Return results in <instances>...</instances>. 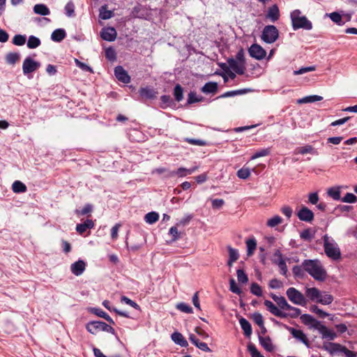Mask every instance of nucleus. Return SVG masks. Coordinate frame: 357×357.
I'll use <instances>...</instances> for the list:
<instances>
[{
    "instance_id": "obj_22",
    "label": "nucleus",
    "mask_w": 357,
    "mask_h": 357,
    "mask_svg": "<svg viewBox=\"0 0 357 357\" xmlns=\"http://www.w3.org/2000/svg\"><path fill=\"white\" fill-rule=\"evenodd\" d=\"M321 291L315 287L307 288L305 291V295L312 301L318 303V298L320 297Z\"/></svg>"
},
{
    "instance_id": "obj_58",
    "label": "nucleus",
    "mask_w": 357,
    "mask_h": 357,
    "mask_svg": "<svg viewBox=\"0 0 357 357\" xmlns=\"http://www.w3.org/2000/svg\"><path fill=\"white\" fill-rule=\"evenodd\" d=\"M252 319L256 324L259 326H263L264 324V318L259 312H255L252 314Z\"/></svg>"
},
{
    "instance_id": "obj_3",
    "label": "nucleus",
    "mask_w": 357,
    "mask_h": 357,
    "mask_svg": "<svg viewBox=\"0 0 357 357\" xmlns=\"http://www.w3.org/2000/svg\"><path fill=\"white\" fill-rule=\"evenodd\" d=\"M324 251L327 257L337 260L341 257L340 250L335 240L327 234L323 237Z\"/></svg>"
},
{
    "instance_id": "obj_17",
    "label": "nucleus",
    "mask_w": 357,
    "mask_h": 357,
    "mask_svg": "<svg viewBox=\"0 0 357 357\" xmlns=\"http://www.w3.org/2000/svg\"><path fill=\"white\" fill-rule=\"evenodd\" d=\"M280 17L279 8L276 4L271 6L267 11L266 18L269 19L271 22L277 21Z\"/></svg>"
},
{
    "instance_id": "obj_21",
    "label": "nucleus",
    "mask_w": 357,
    "mask_h": 357,
    "mask_svg": "<svg viewBox=\"0 0 357 357\" xmlns=\"http://www.w3.org/2000/svg\"><path fill=\"white\" fill-rule=\"evenodd\" d=\"M190 342L195 344L197 348L201 349L202 351L206 352H210L211 350L208 347L207 344L205 342H199V340L196 337L195 335H190L189 337Z\"/></svg>"
},
{
    "instance_id": "obj_11",
    "label": "nucleus",
    "mask_w": 357,
    "mask_h": 357,
    "mask_svg": "<svg viewBox=\"0 0 357 357\" xmlns=\"http://www.w3.org/2000/svg\"><path fill=\"white\" fill-rule=\"evenodd\" d=\"M297 216L301 221L310 222L314 219V213L306 206H303L297 213Z\"/></svg>"
},
{
    "instance_id": "obj_31",
    "label": "nucleus",
    "mask_w": 357,
    "mask_h": 357,
    "mask_svg": "<svg viewBox=\"0 0 357 357\" xmlns=\"http://www.w3.org/2000/svg\"><path fill=\"white\" fill-rule=\"evenodd\" d=\"M333 296L325 291L321 292L320 297L318 298V303L322 305H329L333 302Z\"/></svg>"
},
{
    "instance_id": "obj_57",
    "label": "nucleus",
    "mask_w": 357,
    "mask_h": 357,
    "mask_svg": "<svg viewBox=\"0 0 357 357\" xmlns=\"http://www.w3.org/2000/svg\"><path fill=\"white\" fill-rule=\"evenodd\" d=\"M301 320L303 324L309 326L314 321V318L308 314H304L301 316Z\"/></svg>"
},
{
    "instance_id": "obj_30",
    "label": "nucleus",
    "mask_w": 357,
    "mask_h": 357,
    "mask_svg": "<svg viewBox=\"0 0 357 357\" xmlns=\"http://www.w3.org/2000/svg\"><path fill=\"white\" fill-rule=\"evenodd\" d=\"M33 11L36 14L40 15H48L50 13L49 8L43 3L36 4L33 7Z\"/></svg>"
},
{
    "instance_id": "obj_63",
    "label": "nucleus",
    "mask_w": 357,
    "mask_h": 357,
    "mask_svg": "<svg viewBox=\"0 0 357 357\" xmlns=\"http://www.w3.org/2000/svg\"><path fill=\"white\" fill-rule=\"evenodd\" d=\"M278 267L280 270V273L283 275H286L287 273V266L284 259H280L278 261Z\"/></svg>"
},
{
    "instance_id": "obj_12",
    "label": "nucleus",
    "mask_w": 357,
    "mask_h": 357,
    "mask_svg": "<svg viewBox=\"0 0 357 357\" xmlns=\"http://www.w3.org/2000/svg\"><path fill=\"white\" fill-rule=\"evenodd\" d=\"M116 31L114 27H107L102 29L100 32L101 38L107 41H114L116 38Z\"/></svg>"
},
{
    "instance_id": "obj_51",
    "label": "nucleus",
    "mask_w": 357,
    "mask_h": 357,
    "mask_svg": "<svg viewBox=\"0 0 357 357\" xmlns=\"http://www.w3.org/2000/svg\"><path fill=\"white\" fill-rule=\"evenodd\" d=\"M250 175V171L248 168L243 167L237 172V176L242 179L248 178Z\"/></svg>"
},
{
    "instance_id": "obj_18",
    "label": "nucleus",
    "mask_w": 357,
    "mask_h": 357,
    "mask_svg": "<svg viewBox=\"0 0 357 357\" xmlns=\"http://www.w3.org/2000/svg\"><path fill=\"white\" fill-rule=\"evenodd\" d=\"M271 298L277 303L278 308L282 310H287L290 305L287 303V300L283 296H278L275 294H271Z\"/></svg>"
},
{
    "instance_id": "obj_1",
    "label": "nucleus",
    "mask_w": 357,
    "mask_h": 357,
    "mask_svg": "<svg viewBox=\"0 0 357 357\" xmlns=\"http://www.w3.org/2000/svg\"><path fill=\"white\" fill-rule=\"evenodd\" d=\"M302 266L304 270L314 280L324 281L326 278V271L320 261L317 259H305L303 261Z\"/></svg>"
},
{
    "instance_id": "obj_16",
    "label": "nucleus",
    "mask_w": 357,
    "mask_h": 357,
    "mask_svg": "<svg viewBox=\"0 0 357 357\" xmlns=\"http://www.w3.org/2000/svg\"><path fill=\"white\" fill-rule=\"evenodd\" d=\"M343 346L340 344L334 342H324L322 349L329 352L331 355L336 353L341 352Z\"/></svg>"
},
{
    "instance_id": "obj_41",
    "label": "nucleus",
    "mask_w": 357,
    "mask_h": 357,
    "mask_svg": "<svg viewBox=\"0 0 357 357\" xmlns=\"http://www.w3.org/2000/svg\"><path fill=\"white\" fill-rule=\"evenodd\" d=\"M20 59V54L10 52L6 56V62L9 64H15Z\"/></svg>"
},
{
    "instance_id": "obj_8",
    "label": "nucleus",
    "mask_w": 357,
    "mask_h": 357,
    "mask_svg": "<svg viewBox=\"0 0 357 357\" xmlns=\"http://www.w3.org/2000/svg\"><path fill=\"white\" fill-rule=\"evenodd\" d=\"M249 54L251 57L257 60L263 59L266 55L265 50L258 44H253L248 50Z\"/></svg>"
},
{
    "instance_id": "obj_48",
    "label": "nucleus",
    "mask_w": 357,
    "mask_h": 357,
    "mask_svg": "<svg viewBox=\"0 0 357 357\" xmlns=\"http://www.w3.org/2000/svg\"><path fill=\"white\" fill-rule=\"evenodd\" d=\"M328 17L333 22L337 24L338 25H342L344 24V22L342 21V16L338 13H331L328 14Z\"/></svg>"
},
{
    "instance_id": "obj_45",
    "label": "nucleus",
    "mask_w": 357,
    "mask_h": 357,
    "mask_svg": "<svg viewBox=\"0 0 357 357\" xmlns=\"http://www.w3.org/2000/svg\"><path fill=\"white\" fill-rule=\"evenodd\" d=\"M121 302L124 303L132 307L133 308H135L136 310H140L139 305L137 303L132 301L131 299H130L129 298H128L126 296H122L121 297Z\"/></svg>"
},
{
    "instance_id": "obj_59",
    "label": "nucleus",
    "mask_w": 357,
    "mask_h": 357,
    "mask_svg": "<svg viewBox=\"0 0 357 357\" xmlns=\"http://www.w3.org/2000/svg\"><path fill=\"white\" fill-rule=\"evenodd\" d=\"M251 293L257 296L262 295V291L260 286L257 283H252L250 287Z\"/></svg>"
},
{
    "instance_id": "obj_35",
    "label": "nucleus",
    "mask_w": 357,
    "mask_h": 357,
    "mask_svg": "<svg viewBox=\"0 0 357 357\" xmlns=\"http://www.w3.org/2000/svg\"><path fill=\"white\" fill-rule=\"evenodd\" d=\"M327 193L328 196H330L334 200L338 201L341 200L342 199L340 196L341 192L340 187L331 188L328 190Z\"/></svg>"
},
{
    "instance_id": "obj_42",
    "label": "nucleus",
    "mask_w": 357,
    "mask_h": 357,
    "mask_svg": "<svg viewBox=\"0 0 357 357\" xmlns=\"http://www.w3.org/2000/svg\"><path fill=\"white\" fill-rule=\"evenodd\" d=\"M183 89L180 84H176L174 89V96L176 101L180 102L183 100Z\"/></svg>"
},
{
    "instance_id": "obj_33",
    "label": "nucleus",
    "mask_w": 357,
    "mask_h": 357,
    "mask_svg": "<svg viewBox=\"0 0 357 357\" xmlns=\"http://www.w3.org/2000/svg\"><path fill=\"white\" fill-rule=\"evenodd\" d=\"M92 312L94 313L96 315L105 319L106 321H107L109 323L112 324H114V321L113 319L103 310H102L100 308H93Z\"/></svg>"
},
{
    "instance_id": "obj_20",
    "label": "nucleus",
    "mask_w": 357,
    "mask_h": 357,
    "mask_svg": "<svg viewBox=\"0 0 357 357\" xmlns=\"http://www.w3.org/2000/svg\"><path fill=\"white\" fill-rule=\"evenodd\" d=\"M172 340L174 342V343L181 347H187L188 346V341L185 339V337L181 333H173L172 334Z\"/></svg>"
},
{
    "instance_id": "obj_38",
    "label": "nucleus",
    "mask_w": 357,
    "mask_h": 357,
    "mask_svg": "<svg viewBox=\"0 0 357 357\" xmlns=\"http://www.w3.org/2000/svg\"><path fill=\"white\" fill-rule=\"evenodd\" d=\"M114 13L107 9L106 6H101L100 8L99 17L102 20H108L113 17Z\"/></svg>"
},
{
    "instance_id": "obj_28",
    "label": "nucleus",
    "mask_w": 357,
    "mask_h": 357,
    "mask_svg": "<svg viewBox=\"0 0 357 357\" xmlns=\"http://www.w3.org/2000/svg\"><path fill=\"white\" fill-rule=\"evenodd\" d=\"M323 100V97L318 95H312L303 97V98L298 99L297 100V102L298 104H304V103H309V102H314L317 101H320Z\"/></svg>"
},
{
    "instance_id": "obj_37",
    "label": "nucleus",
    "mask_w": 357,
    "mask_h": 357,
    "mask_svg": "<svg viewBox=\"0 0 357 357\" xmlns=\"http://www.w3.org/2000/svg\"><path fill=\"white\" fill-rule=\"evenodd\" d=\"M159 219V214L155 211L149 212L144 216V220L146 223L152 225L156 222Z\"/></svg>"
},
{
    "instance_id": "obj_44",
    "label": "nucleus",
    "mask_w": 357,
    "mask_h": 357,
    "mask_svg": "<svg viewBox=\"0 0 357 357\" xmlns=\"http://www.w3.org/2000/svg\"><path fill=\"white\" fill-rule=\"evenodd\" d=\"M341 201L344 203H356L357 202V197L353 193L347 192L342 199Z\"/></svg>"
},
{
    "instance_id": "obj_24",
    "label": "nucleus",
    "mask_w": 357,
    "mask_h": 357,
    "mask_svg": "<svg viewBox=\"0 0 357 357\" xmlns=\"http://www.w3.org/2000/svg\"><path fill=\"white\" fill-rule=\"evenodd\" d=\"M94 227V223L91 220H86L84 223L78 224L76 226V231L80 234H84L88 229H91Z\"/></svg>"
},
{
    "instance_id": "obj_29",
    "label": "nucleus",
    "mask_w": 357,
    "mask_h": 357,
    "mask_svg": "<svg viewBox=\"0 0 357 357\" xmlns=\"http://www.w3.org/2000/svg\"><path fill=\"white\" fill-rule=\"evenodd\" d=\"M218 90V84L216 82H207L202 88V91L204 93H214Z\"/></svg>"
},
{
    "instance_id": "obj_6",
    "label": "nucleus",
    "mask_w": 357,
    "mask_h": 357,
    "mask_svg": "<svg viewBox=\"0 0 357 357\" xmlns=\"http://www.w3.org/2000/svg\"><path fill=\"white\" fill-rule=\"evenodd\" d=\"M286 294L289 300L295 305L305 306L307 304V300L299 291L294 287L289 288Z\"/></svg>"
},
{
    "instance_id": "obj_15",
    "label": "nucleus",
    "mask_w": 357,
    "mask_h": 357,
    "mask_svg": "<svg viewBox=\"0 0 357 357\" xmlns=\"http://www.w3.org/2000/svg\"><path fill=\"white\" fill-rule=\"evenodd\" d=\"M86 268V263L83 260H78L70 266L71 272L77 276L81 275Z\"/></svg>"
},
{
    "instance_id": "obj_46",
    "label": "nucleus",
    "mask_w": 357,
    "mask_h": 357,
    "mask_svg": "<svg viewBox=\"0 0 357 357\" xmlns=\"http://www.w3.org/2000/svg\"><path fill=\"white\" fill-rule=\"evenodd\" d=\"M310 310L317 314L320 318H325L329 315V314L319 309L318 306L315 305H312Z\"/></svg>"
},
{
    "instance_id": "obj_13",
    "label": "nucleus",
    "mask_w": 357,
    "mask_h": 357,
    "mask_svg": "<svg viewBox=\"0 0 357 357\" xmlns=\"http://www.w3.org/2000/svg\"><path fill=\"white\" fill-rule=\"evenodd\" d=\"M114 74L116 79L123 83L128 84L130 82V77L122 66H116L114 69Z\"/></svg>"
},
{
    "instance_id": "obj_19",
    "label": "nucleus",
    "mask_w": 357,
    "mask_h": 357,
    "mask_svg": "<svg viewBox=\"0 0 357 357\" xmlns=\"http://www.w3.org/2000/svg\"><path fill=\"white\" fill-rule=\"evenodd\" d=\"M259 341L260 344L267 351L271 352L274 350V346L269 336L262 337L261 335H259Z\"/></svg>"
},
{
    "instance_id": "obj_54",
    "label": "nucleus",
    "mask_w": 357,
    "mask_h": 357,
    "mask_svg": "<svg viewBox=\"0 0 357 357\" xmlns=\"http://www.w3.org/2000/svg\"><path fill=\"white\" fill-rule=\"evenodd\" d=\"M287 310L291 311L290 313H287V317H289L291 318H296L301 314V310L299 308L293 307L291 305L289 306V308Z\"/></svg>"
},
{
    "instance_id": "obj_52",
    "label": "nucleus",
    "mask_w": 357,
    "mask_h": 357,
    "mask_svg": "<svg viewBox=\"0 0 357 357\" xmlns=\"http://www.w3.org/2000/svg\"><path fill=\"white\" fill-rule=\"evenodd\" d=\"M229 289L231 292L238 295L241 294V289L237 286L235 280L233 278L229 280Z\"/></svg>"
},
{
    "instance_id": "obj_53",
    "label": "nucleus",
    "mask_w": 357,
    "mask_h": 357,
    "mask_svg": "<svg viewBox=\"0 0 357 357\" xmlns=\"http://www.w3.org/2000/svg\"><path fill=\"white\" fill-rule=\"evenodd\" d=\"M315 70H316V67L314 66H309V67H303V68H301L300 69H298L297 70H294V75H303L304 73H308V72H311V71H314Z\"/></svg>"
},
{
    "instance_id": "obj_4",
    "label": "nucleus",
    "mask_w": 357,
    "mask_h": 357,
    "mask_svg": "<svg viewBox=\"0 0 357 357\" xmlns=\"http://www.w3.org/2000/svg\"><path fill=\"white\" fill-rule=\"evenodd\" d=\"M86 329L89 333L92 334H96L99 331H106L112 334L115 333V331L112 326L100 321H93L89 322L86 325Z\"/></svg>"
},
{
    "instance_id": "obj_47",
    "label": "nucleus",
    "mask_w": 357,
    "mask_h": 357,
    "mask_svg": "<svg viewBox=\"0 0 357 357\" xmlns=\"http://www.w3.org/2000/svg\"><path fill=\"white\" fill-rule=\"evenodd\" d=\"M26 43V36L20 34L15 35L13 38V43L17 46H22Z\"/></svg>"
},
{
    "instance_id": "obj_14",
    "label": "nucleus",
    "mask_w": 357,
    "mask_h": 357,
    "mask_svg": "<svg viewBox=\"0 0 357 357\" xmlns=\"http://www.w3.org/2000/svg\"><path fill=\"white\" fill-rule=\"evenodd\" d=\"M228 65L235 73L238 75H243L245 72V65L238 62L233 58H230L227 60Z\"/></svg>"
},
{
    "instance_id": "obj_60",
    "label": "nucleus",
    "mask_w": 357,
    "mask_h": 357,
    "mask_svg": "<svg viewBox=\"0 0 357 357\" xmlns=\"http://www.w3.org/2000/svg\"><path fill=\"white\" fill-rule=\"evenodd\" d=\"M202 100V98H199L195 92H190L188 94V102L189 104L198 102Z\"/></svg>"
},
{
    "instance_id": "obj_43",
    "label": "nucleus",
    "mask_w": 357,
    "mask_h": 357,
    "mask_svg": "<svg viewBox=\"0 0 357 357\" xmlns=\"http://www.w3.org/2000/svg\"><path fill=\"white\" fill-rule=\"evenodd\" d=\"M271 153V149L266 148V149H262L261 150L257 151L252 157L251 160H255L260 157H264L267 156Z\"/></svg>"
},
{
    "instance_id": "obj_23",
    "label": "nucleus",
    "mask_w": 357,
    "mask_h": 357,
    "mask_svg": "<svg viewBox=\"0 0 357 357\" xmlns=\"http://www.w3.org/2000/svg\"><path fill=\"white\" fill-rule=\"evenodd\" d=\"M139 93L142 98L146 99H153L156 96L155 90L150 87L141 88Z\"/></svg>"
},
{
    "instance_id": "obj_55",
    "label": "nucleus",
    "mask_w": 357,
    "mask_h": 357,
    "mask_svg": "<svg viewBox=\"0 0 357 357\" xmlns=\"http://www.w3.org/2000/svg\"><path fill=\"white\" fill-rule=\"evenodd\" d=\"M281 222H282V218L278 215H275L273 218H272L268 220L267 225H268V226H269L271 227H273L278 225Z\"/></svg>"
},
{
    "instance_id": "obj_40",
    "label": "nucleus",
    "mask_w": 357,
    "mask_h": 357,
    "mask_svg": "<svg viewBox=\"0 0 357 357\" xmlns=\"http://www.w3.org/2000/svg\"><path fill=\"white\" fill-rule=\"evenodd\" d=\"M176 308L177 310H180L181 312H183L185 313H188V314L193 313L192 308L185 303L182 302V303H177L176 305Z\"/></svg>"
},
{
    "instance_id": "obj_62",
    "label": "nucleus",
    "mask_w": 357,
    "mask_h": 357,
    "mask_svg": "<svg viewBox=\"0 0 357 357\" xmlns=\"http://www.w3.org/2000/svg\"><path fill=\"white\" fill-rule=\"evenodd\" d=\"M66 14L68 17H72L74 15L75 6L73 2H68L65 6Z\"/></svg>"
},
{
    "instance_id": "obj_64",
    "label": "nucleus",
    "mask_w": 357,
    "mask_h": 357,
    "mask_svg": "<svg viewBox=\"0 0 357 357\" xmlns=\"http://www.w3.org/2000/svg\"><path fill=\"white\" fill-rule=\"evenodd\" d=\"M300 236L303 240L311 241L313 238V234L310 229H305L301 233Z\"/></svg>"
},
{
    "instance_id": "obj_39",
    "label": "nucleus",
    "mask_w": 357,
    "mask_h": 357,
    "mask_svg": "<svg viewBox=\"0 0 357 357\" xmlns=\"http://www.w3.org/2000/svg\"><path fill=\"white\" fill-rule=\"evenodd\" d=\"M40 40L38 38L34 36H30L27 41V47L29 49H35L40 46Z\"/></svg>"
},
{
    "instance_id": "obj_7",
    "label": "nucleus",
    "mask_w": 357,
    "mask_h": 357,
    "mask_svg": "<svg viewBox=\"0 0 357 357\" xmlns=\"http://www.w3.org/2000/svg\"><path fill=\"white\" fill-rule=\"evenodd\" d=\"M40 64L39 62L34 61L31 57H26L22 65V70L24 75L29 74L36 71L39 67Z\"/></svg>"
},
{
    "instance_id": "obj_61",
    "label": "nucleus",
    "mask_w": 357,
    "mask_h": 357,
    "mask_svg": "<svg viewBox=\"0 0 357 357\" xmlns=\"http://www.w3.org/2000/svg\"><path fill=\"white\" fill-rule=\"evenodd\" d=\"M185 142H187L188 143L196 145V146H205L206 144V142L202 139H196L192 138H185Z\"/></svg>"
},
{
    "instance_id": "obj_32",
    "label": "nucleus",
    "mask_w": 357,
    "mask_h": 357,
    "mask_svg": "<svg viewBox=\"0 0 357 357\" xmlns=\"http://www.w3.org/2000/svg\"><path fill=\"white\" fill-rule=\"evenodd\" d=\"M245 243L247 246V255L248 256H251L253 255L257 248V241L255 238H251L247 240Z\"/></svg>"
},
{
    "instance_id": "obj_50",
    "label": "nucleus",
    "mask_w": 357,
    "mask_h": 357,
    "mask_svg": "<svg viewBox=\"0 0 357 357\" xmlns=\"http://www.w3.org/2000/svg\"><path fill=\"white\" fill-rule=\"evenodd\" d=\"M248 349L252 357H264L261 354V353L256 348L255 345L253 344H249L248 346Z\"/></svg>"
},
{
    "instance_id": "obj_49",
    "label": "nucleus",
    "mask_w": 357,
    "mask_h": 357,
    "mask_svg": "<svg viewBox=\"0 0 357 357\" xmlns=\"http://www.w3.org/2000/svg\"><path fill=\"white\" fill-rule=\"evenodd\" d=\"M238 281L240 283L245 284L248 281V275L241 269H238L236 271Z\"/></svg>"
},
{
    "instance_id": "obj_56",
    "label": "nucleus",
    "mask_w": 357,
    "mask_h": 357,
    "mask_svg": "<svg viewBox=\"0 0 357 357\" xmlns=\"http://www.w3.org/2000/svg\"><path fill=\"white\" fill-rule=\"evenodd\" d=\"M171 176L177 175L179 177H184L188 175V169L184 167H180L176 171H173L171 172Z\"/></svg>"
},
{
    "instance_id": "obj_5",
    "label": "nucleus",
    "mask_w": 357,
    "mask_h": 357,
    "mask_svg": "<svg viewBox=\"0 0 357 357\" xmlns=\"http://www.w3.org/2000/svg\"><path fill=\"white\" fill-rule=\"evenodd\" d=\"M279 37V31L274 25L266 26L261 33V39L266 43L271 44L277 40Z\"/></svg>"
},
{
    "instance_id": "obj_2",
    "label": "nucleus",
    "mask_w": 357,
    "mask_h": 357,
    "mask_svg": "<svg viewBox=\"0 0 357 357\" xmlns=\"http://www.w3.org/2000/svg\"><path fill=\"white\" fill-rule=\"evenodd\" d=\"M294 30L303 29L305 30H311L312 29V22L307 18L301 14L300 10H294L290 15Z\"/></svg>"
},
{
    "instance_id": "obj_10",
    "label": "nucleus",
    "mask_w": 357,
    "mask_h": 357,
    "mask_svg": "<svg viewBox=\"0 0 357 357\" xmlns=\"http://www.w3.org/2000/svg\"><path fill=\"white\" fill-rule=\"evenodd\" d=\"M264 305L267 308V310L273 315L280 317V318H287V313L282 312L281 310L278 308L273 302L268 300H266L264 301Z\"/></svg>"
},
{
    "instance_id": "obj_34",
    "label": "nucleus",
    "mask_w": 357,
    "mask_h": 357,
    "mask_svg": "<svg viewBox=\"0 0 357 357\" xmlns=\"http://www.w3.org/2000/svg\"><path fill=\"white\" fill-rule=\"evenodd\" d=\"M12 190L15 193H21L26 191V186L20 181H15L12 185Z\"/></svg>"
},
{
    "instance_id": "obj_25",
    "label": "nucleus",
    "mask_w": 357,
    "mask_h": 357,
    "mask_svg": "<svg viewBox=\"0 0 357 357\" xmlns=\"http://www.w3.org/2000/svg\"><path fill=\"white\" fill-rule=\"evenodd\" d=\"M239 324L241 325L242 330L244 332V335L246 337H250L252 334V331L251 324L249 323V321L245 318L242 317L239 319Z\"/></svg>"
},
{
    "instance_id": "obj_26",
    "label": "nucleus",
    "mask_w": 357,
    "mask_h": 357,
    "mask_svg": "<svg viewBox=\"0 0 357 357\" xmlns=\"http://www.w3.org/2000/svg\"><path fill=\"white\" fill-rule=\"evenodd\" d=\"M66 36V33L63 29H57L54 30L51 35V39L54 42H61Z\"/></svg>"
},
{
    "instance_id": "obj_27",
    "label": "nucleus",
    "mask_w": 357,
    "mask_h": 357,
    "mask_svg": "<svg viewBox=\"0 0 357 357\" xmlns=\"http://www.w3.org/2000/svg\"><path fill=\"white\" fill-rule=\"evenodd\" d=\"M321 331L320 333L321 334V337L323 339H327L328 340H333L337 337L336 333L328 328H327L325 326L324 327H321Z\"/></svg>"
},
{
    "instance_id": "obj_9",
    "label": "nucleus",
    "mask_w": 357,
    "mask_h": 357,
    "mask_svg": "<svg viewBox=\"0 0 357 357\" xmlns=\"http://www.w3.org/2000/svg\"><path fill=\"white\" fill-rule=\"evenodd\" d=\"M286 328L290 332L292 336L298 341L303 342L307 348L310 347V342L305 334L301 330L286 326Z\"/></svg>"
},
{
    "instance_id": "obj_36",
    "label": "nucleus",
    "mask_w": 357,
    "mask_h": 357,
    "mask_svg": "<svg viewBox=\"0 0 357 357\" xmlns=\"http://www.w3.org/2000/svg\"><path fill=\"white\" fill-rule=\"evenodd\" d=\"M296 153L302 155L306 153L316 154L317 151L311 145H306L304 146L298 147L296 149Z\"/></svg>"
}]
</instances>
